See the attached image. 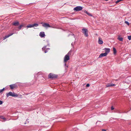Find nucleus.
Instances as JSON below:
<instances>
[{
    "instance_id": "nucleus-16",
    "label": "nucleus",
    "mask_w": 131,
    "mask_h": 131,
    "mask_svg": "<svg viewBox=\"0 0 131 131\" xmlns=\"http://www.w3.org/2000/svg\"><path fill=\"white\" fill-rule=\"evenodd\" d=\"M71 52V51H69L67 54L64 57H69L70 56V54Z\"/></svg>"
},
{
    "instance_id": "nucleus-15",
    "label": "nucleus",
    "mask_w": 131,
    "mask_h": 131,
    "mask_svg": "<svg viewBox=\"0 0 131 131\" xmlns=\"http://www.w3.org/2000/svg\"><path fill=\"white\" fill-rule=\"evenodd\" d=\"M98 43L100 44H103V42L102 39L100 37L99 38V40L98 41Z\"/></svg>"
},
{
    "instance_id": "nucleus-23",
    "label": "nucleus",
    "mask_w": 131,
    "mask_h": 131,
    "mask_svg": "<svg viewBox=\"0 0 131 131\" xmlns=\"http://www.w3.org/2000/svg\"><path fill=\"white\" fill-rule=\"evenodd\" d=\"M0 118L3 119L4 121L6 120V118L3 116H0Z\"/></svg>"
},
{
    "instance_id": "nucleus-22",
    "label": "nucleus",
    "mask_w": 131,
    "mask_h": 131,
    "mask_svg": "<svg viewBox=\"0 0 131 131\" xmlns=\"http://www.w3.org/2000/svg\"><path fill=\"white\" fill-rule=\"evenodd\" d=\"M33 27H37L38 26V24L37 23H34L33 24H32Z\"/></svg>"
},
{
    "instance_id": "nucleus-32",
    "label": "nucleus",
    "mask_w": 131,
    "mask_h": 131,
    "mask_svg": "<svg viewBox=\"0 0 131 131\" xmlns=\"http://www.w3.org/2000/svg\"><path fill=\"white\" fill-rule=\"evenodd\" d=\"M71 45H73L72 43V44H71Z\"/></svg>"
},
{
    "instance_id": "nucleus-24",
    "label": "nucleus",
    "mask_w": 131,
    "mask_h": 131,
    "mask_svg": "<svg viewBox=\"0 0 131 131\" xmlns=\"http://www.w3.org/2000/svg\"><path fill=\"white\" fill-rule=\"evenodd\" d=\"M128 38L129 40H131V36H128Z\"/></svg>"
},
{
    "instance_id": "nucleus-26",
    "label": "nucleus",
    "mask_w": 131,
    "mask_h": 131,
    "mask_svg": "<svg viewBox=\"0 0 131 131\" xmlns=\"http://www.w3.org/2000/svg\"><path fill=\"white\" fill-rule=\"evenodd\" d=\"M4 88H3L2 89H1L0 90V92H3L4 90Z\"/></svg>"
},
{
    "instance_id": "nucleus-12",
    "label": "nucleus",
    "mask_w": 131,
    "mask_h": 131,
    "mask_svg": "<svg viewBox=\"0 0 131 131\" xmlns=\"http://www.w3.org/2000/svg\"><path fill=\"white\" fill-rule=\"evenodd\" d=\"M104 50H105V53H107V54L109 53L110 51V49L109 48H105Z\"/></svg>"
},
{
    "instance_id": "nucleus-34",
    "label": "nucleus",
    "mask_w": 131,
    "mask_h": 131,
    "mask_svg": "<svg viewBox=\"0 0 131 131\" xmlns=\"http://www.w3.org/2000/svg\"><path fill=\"white\" fill-rule=\"evenodd\" d=\"M65 65H66V63H65Z\"/></svg>"
},
{
    "instance_id": "nucleus-13",
    "label": "nucleus",
    "mask_w": 131,
    "mask_h": 131,
    "mask_svg": "<svg viewBox=\"0 0 131 131\" xmlns=\"http://www.w3.org/2000/svg\"><path fill=\"white\" fill-rule=\"evenodd\" d=\"M107 55L106 53H102L100 55L99 57H105Z\"/></svg>"
},
{
    "instance_id": "nucleus-31",
    "label": "nucleus",
    "mask_w": 131,
    "mask_h": 131,
    "mask_svg": "<svg viewBox=\"0 0 131 131\" xmlns=\"http://www.w3.org/2000/svg\"><path fill=\"white\" fill-rule=\"evenodd\" d=\"M48 46H49V43L48 42Z\"/></svg>"
},
{
    "instance_id": "nucleus-3",
    "label": "nucleus",
    "mask_w": 131,
    "mask_h": 131,
    "mask_svg": "<svg viewBox=\"0 0 131 131\" xmlns=\"http://www.w3.org/2000/svg\"><path fill=\"white\" fill-rule=\"evenodd\" d=\"M6 96L7 97H8L9 96H17L18 95L17 94H15L14 93H13L11 92H9V93L6 94Z\"/></svg>"
},
{
    "instance_id": "nucleus-17",
    "label": "nucleus",
    "mask_w": 131,
    "mask_h": 131,
    "mask_svg": "<svg viewBox=\"0 0 131 131\" xmlns=\"http://www.w3.org/2000/svg\"><path fill=\"white\" fill-rule=\"evenodd\" d=\"M113 53L114 54H115L117 52L116 49L115 47H113Z\"/></svg>"
},
{
    "instance_id": "nucleus-5",
    "label": "nucleus",
    "mask_w": 131,
    "mask_h": 131,
    "mask_svg": "<svg viewBox=\"0 0 131 131\" xmlns=\"http://www.w3.org/2000/svg\"><path fill=\"white\" fill-rule=\"evenodd\" d=\"M83 8V7L82 6H77L74 8L73 10H74L77 11H79L81 10Z\"/></svg>"
},
{
    "instance_id": "nucleus-11",
    "label": "nucleus",
    "mask_w": 131,
    "mask_h": 131,
    "mask_svg": "<svg viewBox=\"0 0 131 131\" xmlns=\"http://www.w3.org/2000/svg\"><path fill=\"white\" fill-rule=\"evenodd\" d=\"M14 33H11L10 34L7 35H6L3 37V40L7 38L8 37H9L12 35Z\"/></svg>"
},
{
    "instance_id": "nucleus-4",
    "label": "nucleus",
    "mask_w": 131,
    "mask_h": 131,
    "mask_svg": "<svg viewBox=\"0 0 131 131\" xmlns=\"http://www.w3.org/2000/svg\"><path fill=\"white\" fill-rule=\"evenodd\" d=\"M47 46H45L42 48V50L45 53L47 52L50 49L49 48H46Z\"/></svg>"
},
{
    "instance_id": "nucleus-14",
    "label": "nucleus",
    "mask_w": 131,
    "mask_h": 131,
    "mask_svg": "<svg viewBox=\"0 0 131 131\" xmlns=\"http://www.w3.org/2000/svg\"><path fill=\"white\" fill-rule=\"evenodd\" d=\"M16 85L15 84H13L10 85H9V86L11 89H13L15 88H16Z\"/></svg>"
},
{
    "instance_id": "nucleus-9",
    "label": "nucleus",
    "mask_w": 131,
    "mask_h": 131,
    "mask_svg": "<svg viewBox=\"0 0 131 131\" xmlns=\"http://www.w3.org/2000/svg\"><path fill=\"white\" fill-rule=\"evenodd\" d=\"M12 25L15 26H17L19 25V23L18 21H15L13 22L12 23Z\"/></svg>"
},
{
    "instance_id": "nucleus-21",
    "label": "nucleus",
    "mask_w": 131,
    "mask_h": 131,
    "mask_svg": "<svg viewBox=\"0 0 131 131\" xmlns=\"http://www.w3.org/2000/svg\"><path fill=\"white\" fill-rule=\"evenodd\" d=\"M27 28H31L33 27L32 24H29V25H28L27 27Z\"/></svg>"
},
{
    "instance_id": "nucleus-7",
    "label": "nucleus",
    "mask_w": 131,
    "mask_h": 131,
    "mask_svg": "<svg viewBox=\"0 0 131 131\" xmlns=\"http://www.w3.org/2000/svg\"><path fill=\"white\" fill-rule=\"evenodd\" d=\"M42 25L44 27H51L49 24L48 23H44Z\"/></svg>"
},
{
    "instance_id": "nucleus-30",
    "label": "nucleus",
    "mask_w": 131,
    "mask_h": 131,
    "mask_svg": "<svg viewBox=\"0 0 131 131\" xmlns=\"http://www.w3.org/2000/svg\"><path fill=\"white\" fill-rule=\"evenodd\" d=\"M102 131H106V130L105 129H102Z\"/></svg>"
},
{
    "instance_id": "nucleus-10",
    "label": "nucleus",
    "mask_w": 131,
    "mask_h": 131,
    "mask_svg": "<svg viewBox=\"0 0 131 131\" xmlns=\"http://www.w3.org/2000/svg\"><path fill=\"white\" fill-rule=\"evenodd\" d=\"M39 36L41 38L44 37L45 36V34L44 32H41L40 33Z\"/></svg>"
},
{
    "instance_id": "nucleus-1",
    "label": "nucleus",
    "mask_w": 131,
    "mask_h": 131,
    "mask_svg": "<svg viewBox=\"0 0 131 131\" xmlns=\"http://www.w3.org/2000/svg\"><path fill=\"white\" fill-rule=\"evenodd\" d=\"M82 32L84 34V36L87 37L88 36V31L87 29L83 28L82 29Z\"/></svg>"
},
{
    "instance_id": "nucleus-2",
    "label": "nucleus",
    "mask_w": 131,
    "mask_h": 131,
    "mask_svg": "<svg viewBox=\"0 0 131 131\" xmlns=\"http://www.w3.org/2000/svg\"><path fill=\"white\" fill-rule=\"evenodd\" d=\"M48 78L50 79H53L56 78L57 77V75L52 73H50L49 75Z\"/></svg>"
},
{
    "instance_id": "nucleus-6",
    "label": "nucleus",
    "mask_w": 131,
    "mask_h": 131,
    "mask_svg": "<svg viewBox=\"0 0 131 131\" xmlns=\"http://www.w3.org/2000/svg\"><path fill=\"white\" fill-rule=\"evenodd\" d=\"M25 25L24 24H22L18 26L17 28H16L15 29L18 31H19L21 29L22 27H25Z\"/></svg>"
},
{
    "instance_id": "nucleus-28",
    "label": "nucleus",
    "mask_w": 131,
    "mask_h": 131,
    "mask_svg": "<svg viewBox=\"0 0 131 131\" xmlns=\"http://www.w3.org/2000/svg\"><path fill=\"white\" fill-rule=\"evenodd\" d=\"M114 109V108L113 107V106H112L111 107V110H113Z\"/></svg>"
},
{
    "instance_id": "nucleus-27",
    "label": "nucleus",
    "mask_w": 131,
    "mask_h": 131,
    "mask_svg": "<svg viewBox=\"0 0 131 131\" xmlns=\"http://www.w3.org/2000/svg\"><path fill=\"white\" fill-rule=\"evenodd\" d=\"M90 86V85L89 84H87L86 85V87H89Z\"/></svg>"
},
{
    "instance_id": "nucleus-20",
    "label": "nucleus",
    "mask_w": 131,
    "mask_h": 131,
    "mask_svg": "<svg viewBox=\"0 0 131 131\" xmlns=\"http://www.w3.org/2000/svg\"><path fill=\"white\" fill-rule=\"evenodd\" d=\"M117 39H118L119 41H123V38L122 37H119V36L118 38Z\"/></svg>"
},
{
    "instance_id": "nucleus-25",
    "label": "nucleus",
    "mask_w": 131,
    "mask_h": 131,
    "mask_svg": "<svg viewBox=\"0 0 131 131\" xmlns=\"http://www.w3.org/2000/svg\"><path fill=\"white\" fill-rule=\"evenodd\" d=\"M125 23L127 24L128 25H129V23L128 21H125Z\"/></svg>"
},
{
    "instance_id": "nucleus-18",
    "label": "nucleus",
    "mask_w": 131,
    "mask_h": 131,
    "mask_svg": "<svg viewBox=\"0 0 131 131\" xmlns=\"http://www.w3.org/2000/svg\"><path fill=\"white\" fill-rule=\"evenodd\" d=\"M85 12L86 14H88L89 16H92V14H91L90 13H89L87 11H85Z\"/></svg>"
},
{
    "instance_id": "nucleus-33",
    "label": "nucleus",
    "mask_w": 131,
    "mask_h": 131,
    "mask_svg": "<svg viewBox=\"0 0 131 131\" xmlns=\"http://www.w3.org/2000/svg\"><path fill=\"white\" fill-rule=\"evenodd\" d=\"M42 23H41V24H42Z\"/></svg>"
},
{
    "instance_id": "nucleus-29",
    "label": "nucleus",
    "mask_w": 131,
    "mask_h": 131,
    "mask_svg": "<svg viewBox=\"0 0 131 131\" xmlns=\"http://www.w3.org/2000/svg\"><path fill=\"white\" fill-rule=\"evenodd\" d=\"M2 102L0 100V105L2 104Z\"/></svg>"
},
{
    "instance_id": "nucleus-8",
    "label": "nucleus",
    "mask_w": 131,
    "mask_h": 131,
    "mask_svg": "<svg viewBox=\"0 0 131 131\" xmlns=\"http://www.w3.org/2000/svg\"><path fill=\"white\" fill-rule=\"evenodd\" d=\"M115 85H116L115 84L109 83L107 84L106 85V88H107V87H110L111 86H115Z\"/></svg>"
},
{
    "instance_id": "nucleus-19",
    "label": "nucleus",
    "mask_w": 131,
    "mask_h": 131,
    "mask_svg": "<svg viewBox=\"0 0 131 131\" xmlns=\"http://www.w3.org/2000/svg\"><path fill=\"white\" fill-rule=\"evenodd\" d=\"M69 58H64V62L65 63L68 60H69Z\"/></svg>"
}]
</instances>
